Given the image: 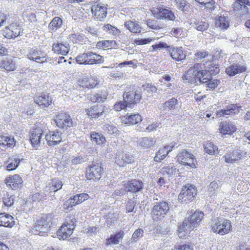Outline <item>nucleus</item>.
Here are the masks:
<instances>
[{"label":"nucleus","instance_id":"nucleus-1","mask_svg":"<svg viewBox=\"0 0 250 250\" xmlns=\"http://www.w3.org/2000/svg\"><path fill=\"white\" fill-rule=\"evenodd\" d=\"M54 217V214L53 213L42 215L29 229V231L36 235H40L41 233L46 232L51 227Z\"/></svg>","mask_w":250,"mask_h":250},{"label":"nucleus","instance_id":"nucleus-2","mask_svg":"<svg viewBox=\"0 0 250 250\" xmlns=\"http://www.w3.org/2000/svg\"><path fill=\"white\" fill-rule=\"evenodd\" d=\"M211 226L213 232L221 235L228 233L232 229L229 220L218 217L212 220Z\"/></svg>","mask_w":250,"mask_h":250},{"label":"nucleus","instance_id":"nucleus-3","mask_svg":"<svg viewBox=\"0 0 250 250\" xmlns=\"http://www.w3.org/2000/svg\"><path fill=\"white\" fill-rule=\"evenodd\" d=\"M76 61L81 64H98L104 62L102 56L92 51H87L78 55Z\"/></svg>","mask_w":250,"mask_h":250},{"label":"nucleus","instance_id":"nucleus-4","mask_svg":"<svg viewBox=\"0 0 250 250\" xmlns=\"http://www.w3.org/2000/svg\"><path fill=\"white\" fill-rule=\"evenodd\" d=\"M197 194V189L195 186L187 184L183 186L179 194L178 200L179 202L185 204L191 202Z\"/></svg>","mask_w":250,"mask_h":250},{"label":"nucleus","instance_id":"nucleus-5","mask_svg":"<svg viewBox=\"0 0 250 250\" xmlns=\"http://www.w3.org/2000/svg\"><path fill=\"white\" fill-rule=\"evenodd\" d=\"M204 214L201 211L196 210L189 217L186 218L183 224L182 228L187 229H192L193 228L198 227L200 223L204 218Z\"/></svg>","mask_w":250,"mask_h":250},{"label":"nucleus","instance_id":"nucleus-6","mask_svg":"<svg viewBox=\"0 0 250 250\" xmlns=\"http://www.w3.org/2000/svg\"><path fill=\"white\" fill-rule=\"evenodd\" d=\"M154 205L151 214L154 219L164 218L169 210V204L167 201L154 202Z\"/></svg>","mask_w":250,"mask_h":250},{"label":"nucleus","instance_id":"nucleus-7","mask_svg":"<svg viewBox=\"0 0 250 250\" xmlns=\"http://www.w3.org/2000/svg\"><path fill=\"white\" fill-rule=\"evenodd\" d=\"M240 57L241 56L238 53L234 54L232 56L230 59L232 63L226 69V72L229 76H233L246 71V67L242 63L237 62V61H232L233 59H239Z\"/></svg>","mask_w":250,"mask_h":250},{"label":"nucleus","instance_id":"nucleus-8","mask_svg":"<svg viewBox=\"0 0 250 250\" xmlns=\"http://www.w3.org/2000/svg\"><path fill=\"white\" fill-rule=\"evenodd\" d=\"M177 161L179 163L191 168L196 167V160L194 156L188 150L183 149L177 155Z\"/></svg>","mask_w":250,"mask_h":250},{"label":"nucleus","instance_id":"nucleus-9","mask_svg":"<svg viewBox=\"0 0 250 250\" xmlns=\"http://www.w3.org/2000/svg\"><path fill=\"white\" fill-rule=\"evenodd\" d=\"M26 56L28 59L38 63L47 62L49 60L45 53L36 47L29 48Z\"/></svg>","mask_w":250,"mask_h":250},{"label":"nucleus","instance_id":"nucleus-10","mask_svg":"<svg viewBox=\"0 0 250 250\" xmlns=\"http://www.w3.org/2000/svg\"><path fill=\"white\" fill-rule=\"evenodd\" d=\"M69 221L67 219L66 223L62 225L57 231V235L60 240L66 239L73 233L75 228L74 222L75 221H73V219H72L71 220L70 223H68Z\"/></svg>","mask_w":250,"mask_h":250},{"label":"nucleus","instance_id":"nucleus-11","mask_svg":"<svg viewBox=\"0 0 250 250\" xmlns=\"http://www.w3.org/2000/svg\"><path fill=\"white\" fill-rule=\"evenodd\" d=\"M100 163H93L86 171V177L88 180H93L95 181L99 180L103 173V168Z\"/></svg>","mask_w":250,"mask_h":250},{"label":"nucleus","instance_id":"nucleus-12","mask_svg":"<svg viewBox=\"0 0 250 250\" xmlns=\"http://www.w3.org/2000/svg\"><path fill=\"white\" fill-rule=\"evenodd\" d=\"M245 153L243 151L238 149H233L232 146L227 147V153L223 157L227 163H234L241 159Z\"/></svg>","mask_w":250,"mask_h":250},{"label":"nucleus","instance_id":"nucleus-13","mask_svg":"<svg viewBox=\"0 0 250 250\" xmlns=\"http://www.w3.org/2000/svg\"><path fill=\"white\" fill-rule=\"evenodd\" d=\"M199 68H200V63H195L193 66L190 67L185 74L183 76V79L189 83H196L197 82V74L199 73Z\"/></svg>","mask_w":250,"mask_h":250},{"label":"nucleus","instance_id":"nucleus-14","mask_svg":"<svg viewBox=\"0 0 250 250\" xmlns=\"http://www.w3.org/2000/svg\"><path fill=\"white\" fill-rule=\"evenodd\" d=\"M152 13L157 19L168 21H174L175 19L174 14L172 11L163 8L153 9Z\"/></svg>","mask_w":250,"mask_h":250},{"label":"nucleus","instance_id":"nucleus-15","mask_svg":"<svg viewBox=\"0 0 250 250\" xmlns=\"http://www.w3.org/2000/svg\"><path fill=\"white\" fill-rule=\"evenodd\" d=\"M62 133L58 130L49 131L45 135V139L47 144L50 146L57 145L62 141Z\"/></svg>","mask_w":250,"mask_h":250},{"label":"nucleus","instance_id":"nucleus-16","mask_svg":"<svg viewBox=\"0 0 250 250\" xmlns=\"http://www.w3.org/2000/svg\"><path fill=\"white\" fill-rule=\"evenodd\" d=\"M125 102L128 107H132V104L139 103L142 96L140 92H128L123 94Z\"/></svg>","mask_w":250,"mask_h":250},{"label":"nucleus","instance_id":"nucleus-17","mask_svg":"<svg viewBox=\"0 0 250 250\" xmlns=\"http://www.w3.org/2000/svg\"><path fill=\"white\" fill-rule=\"evenodd\" d=\"M250 0H237L233 4L234 11L237 13L244 15L250 10Z\"/></svg>","mask_w":250,"mask_h":250},{"label":"nucleus","instance_id":"nucleus-18","mask_svg":"<svg viewBox=\"0 0 250 250\" xmlns=\"http://www.w3.org/2000/svg\"><path fill=\"white\" fill-rule=\"evenodd\" d=\"M168 52L171 58L175 61L180 62L186 59V53L182 47H175L170 46L168 49Z\"/></svg>","mask_w":250,"mask_h":250},{"label":"nucleus","instance_id":"nucleus-19","mask_svg":"<svg viewBox=\"0 0 250 250\" xmlns=\"http://www.w3.org/2000/svg\"><path fill=\"white\" fill-rule=\"evenodd\" d=\"M106 7L104 4H95L92 6L91 12L95 18L99 21H102L106 16Z\"/></svg>","mask_w":250,"mask_h":250},{"label":"nucleus","instance_id":"nucleus-20","mask_svg":"<svg viewBox=\"0 0 250 250\" xmlns=\"http://www.w3.org/2000/svg\"><path fill=\"white\" fill-rule=\"evenodd\" d=\"M21 28L19 25L16 23H12L6 26L3 31L5 37L9 39L15 38L20 35Z\"/></svg>","mask_w":250,"mask_h":250},{"label":"nucleus","instance_id":"nucleus-21","mask_svg":"<svg viewBox=\"0 0 250 250\" xmlns=\"http://www.w3.org/2000/svg\"><path fill=\"white\" fill-rule=\"evenodd\" d=\"M127 192L136 193L141 191L144 187V183L140 180L134 179L125 183Z\"/></svg>","mask_w":250,"mask_h":250},{"label":"nucleus","instance_id":"nucleus-22","mask_svg":"<svg viewBox=\"0 0 250 250\" xmlns=\"http://www.w3.org/2000/svg\"><path fill=\"white\" fill-rule=\"evenodd\" d=\"M4 181L7 186L14 190L18 188L23 183L22 179L18 174L7 177Z\"/></svg>","mask_w":250,"mask_h":250},{"label":"nucleus","instance_id":"nucleus-23","mask_svg":"<svg viewBox=\"0 0 250 250\" xmlns=\"http://www.w3.org/2000/svg\"><path fill=\"white\" fill-rule=\"evenodd\" d=\"M240 111V107L236 104H231L228 105L224 109H220L216 111L217 117H221L226 115H233L238 114Z\"/></svg>","mask_w":250,"mask_h":250},{"label":"nucleus","instance_id":"nucleus-24","mask_svg":"<svg viewBox=\"0 0 250 250\" xmlns=\"http://www.w3.org/2000/svg\"><path fill=\"white\" fill-rule=\"evenodd\" d=\"M107 212L104 215L105 222L107 225L113 226L115 224L119 218V211L114 208H108Z\"/></svg>","mask_w":250,"mask_h":250},{"label":"nucleus","instance_id":"nucleus-25","mask_svg":"<svg viewBox=\"0 0 250 250\" xmlns=\"http://www.w3.org/2000/svg\"><path fill=\"white\" fill-rule=\"evenodd\" d=\"M89 198V196L87 193H80L70 198L67 202L68 203V206L73 207L82 203L88 200Z\"/></svg>","mask_w":250,"mask_h":250},{"label":"nucleus","instance_id":"nucleus-26","mask_svg":"<svg viewBox=\"0 0 250 250\" xmlns=\"http://www.w3.org/2000/svg\"><path fill=\"white\" fill-rule=\"evenodd\" d=\"M78 83L80 86L87 88H93L98 83L97 81L91 76L82 77L79 79Z\"/></svg>","mask_w":250,"mask_h":250},{"label":"nucleus","instance_id":"nucleus-27","mask_svg":"<svg viewBox=\"0 0 250 250\" xmlns=\"http://www.w3.org/2000/svg\"><path fill=\"white\" fill-rule=\"evenodd\" d=\"M174 146V145L171 144L170 145L165 146L163 148H160L156 153L154 160L157 162H160L166 157L168 153L172 150Z\"/></svg>","mask_w":250,"mask_h":250},{"label":"nucleus","instance_id":"nucleus-28","mask_svg":"<svg viewBox=\"0 0 250 250\" xmlns=\"http://www.w3.org/2000/svg\"><path fill=\"white\" fill-rule=\"evenodd\" d=\"M52 51L58 54L66 55L69 50V45L67 43H59L58 42L52 45Z\"/></svg>","mask_w":250,"mask_h":250},{"label":"nucleus","instance_id":"nucleus-29","mask_svg":"<svg viewBox=\"0 0 250 250\" xmlns=\"http://www.w3.org/2000/svg\"><path fill=\"white\" fill-rule=\"evenodd\" d=\"M124 236V232L123 230H120L115 234H111L109 238L105 239V245L106 246L118 245L123 239Z\"/></svg>","mask_w":250,"mask_h":250},{"label":"nucleus","instance_id":"nucleus-30","mask_svg":"<svg viewBox=\"0 0 250 250\" xmlns=\"http://www.w3.org/2000/svg\"><path fill=\"white\" fill-rule=\"evenodd\" d=\"M215 24L216 27L221 30L227 29L229 25V19L224 15L218 16L215 18Z\"/></svg>","mask_w":250,"mask_h":250},{"label":"nucleus","instance_id":"nucleus-31","mask_svg":"<svg viewBox=\"0 0 250 250\" xmlns=\"http://www.w3.org/2000/svg\"><path fill=\"white\" fill-rule=\"evenodd\" d=\"M15 225L14 218L9 214L0 213V226L12 228Z\"/></svg>","mask_w":250,"mask_h":250},{"label":"nucleus","instance_id":"nucleus-32","mask_svg":"<svg viewBox=\"0 0 250 250\" xmlns=\"http://www.w3.org/2000/svg\"><path fill=\"white\" fill-rule=\"evenodd\" d=\"M54 121L56 125H68L73 124L70 116L65 113L59 114Z\"/></svg>","mask_w":250,"mask_h":250},{"label":"nucleus","instance_id":"nucleus-33","mask_svg":"<svg viewBox=\"0 0 250 250\" xmlns=\"http://www.w3.org/2000/svg\"><path fill=\"white\" fill-rule=\"evenodd\" d=\"M191 26L199 31H204L209 27V24L205 19H194L191 21Z\"/></svg>","mask_w":250,"mask_h":250},{"label":"nucleus","instance_id":"nucleus-34","mask_svg":"<svg viewBox=\"0 0 250 250\" xmlns=\"http://www.w3.org/2000/svg\"><path fill=\"white\" fill-rule=\"evenodd\" d=\"M0 67L8 71H12L16 69L15 62L11 58H6L0 61Z\"/></svg>","mask_w":250,"mask_h":250},{"label":"nucleus","instance_id":"nucleus-35","mask_svg":"<svg viewBox=\"0 0 250 250\" xmlns=\"http://www.w3.org/2000/svg\"><path fill=\"white\" fill-rule=\"evenodd\" d=\"M125 26L133 33H140L142 31V27L139 22L135 20H130L125 22Z\"/></svg>","mask_w":250,"mask_h":250},{"label":"nucleus","instance_id":"nucleus-36","mask_svg":"<svg viewBox=\"0 0 250 250\" xmlns=\"http://www.w3.org/2000/svg\"><path fill=\"white\" fill-rule=\"evenodd\" d=\"M141 116L138 114L131 115L129 116H125L123 117L121 119L122 123L125 124H130L131 125H135L140 123L142 121Z\"/></svg>","mask_w":250,"mask_h":250},{"label":"nucleus","instance_id":"nucleus-37","mask_svg":"<svg viewBox=\"0 0 250 250\" xmlns=\"http://www.w3.org/2000/svg\"><path fill=\"white\" fill-rule=\"evenodd\" d=\"M178 104V100L172 98L165 103L160 104L159 108L165 111L173 110L176 108Z\"/></svg>","mask_w":250,"mask_h":250},{"label":"nucleus","instance_id":"nucleus-38","mask_svg":"<svg viewBox=\"0 0 250 250\" xmlns=\"http://www.w3.org/2000/svg\"><path fill=\"white\" fill-rule=\"evenodd\" d=\"M134 161V157L129 154H125L121 157L118 156L116 158L115 162L120 167H125L127 164H130Z\"/></svg>","mask_w":250,"mask_h":250},{"label":"nucleus","instance_id":"nucleus-39","mask_svg":"<svg viewBox=\"0 0 250 250\" xmlns=\"http://www.w3.org/2000/svg\"><path fill=\"white\" fill-rule=\"evenodd\" d=\"M87 114L92 118H98L104 114V107L101 105H94L87 109Z\"/></svg>","mask_w":250,"mask_h":250},{"label":"nucleus","instance_id":"nucleus-40","mask_svg":"<svg viewBox=\"0 0 250 250\" xmlns=\"http://www.w3.org/2000/svg\"><path fill=\"white\" fill-rule=\"evenodd\" d=\"M42 136V133L40 131H33L30 136V140L32 146L35 149H37L40 146L41 139Z\"/></svg>","mask_w":250,"mask_h":250},{"label":"nucleus","instance_id":"nucleus-41","mask_svg":"<svg viewBox=\"0 0 250 250\" xmlns=\"http://www.w3.org/2000/svg\"><path fill=\"white\" fill-rule=\"evenodd\" d=\"M52 99L49 94H42L37 97L35 99V102L39 105H43L44 107H48L52 103Z\"/></svg>","mask_w":250,"mask_h":250},{"label":"nucleus","instance_id":"nucleus-42","mask_svg":"<svg viewBox=\"0 0 250 250\" xmlns=\"http://www.w3.org/2000/svg\"><path fill=\"white\" fill-rule=\"evenodd\" d=\"M200 64V68H199V73L198 75V79L200 83H206L211 78V73L209 70L203 69Z\"/></svg>","mask_w":250,"mask_h":250},{"label":"nucleus","instance_id":"nucleus-43","mask_svg":"<svg viewBox=\"0 0 250 250\" xmlns=\"http://www.w3.org/2000/svg\"><path fill=\"white\" fill-rule=\"evenodd\" d=\"M107 97V93L105 91H101L96 94H90L88 98L93 102H104Z\"/></svg>","mask_w":250,"mask_h":250},{"label":"nucleus","instance_id":"nucleus-44","mask_svg":"<svg viewBox=\"0 0 250 250\" xmlns=\"http://www.w3.org/2000/svg\"><path fill=\"white\" fill-rule=\"evenodd\" d=\"M156 143L152 138L143 137L138 141V145L143 149H147L152 147Z\"/></svg>","mask_w":250,"mask_h":250},{"label":"nucleus","instance_id":"nucleus-45","mask_svg":"<svg viewBox=\"0 0 250 250\" xmlns=\"http://www.w3.org/2000/svg\"><path fill=\"white\" fill-rule=\"evenodd\" d=\"M15 145V139L13 137L9 136H0V146H2L12 147Z\"/></svg>","mask_w":250,"mask_h":250},{"label":"nucleus","instance_id":"nucleus-46","mask_svg":"<svg viewBox=\"0 0 250 250\" xmlns=\"http://www.w3.org/2000/svg\"><path fill=\"white\" fill-rule=\"evenodd\" d=\"M62 23V20L58 17H56L52 20L48 25V30L49 31H56L58 29L60 28Z\"/></svg>","mask_w":250,"mask_h":250},{"label":"nucleus","instance_id":"nucleus-47","mask_svg":"<svg viewBox=\"0 0 250 250\" xmlns=\"http://www.w3.org/2000/svg\"><path fill=\"white\" fill-rule=\"evenodd\" d=\"M219 190V185L215 181L211 182L208 187V195L211 197L215 198L217 196Z\"/></svg>","mask_w":250,"mask_h":250},{"label":"nucleus","instance_id":"nucleus-48","mask_svg":"<svg viewBox=\"0 0 250 250\" xmlns=\"http://www.w3.org/2000/svg\"><path fill=\"white\" fill-rule=\"evenodd\" d=\"M21 160L18 156H13L8 162L7 169L9 171H12L16 169L19 166Z\"/></svg>","mask_w":250,"mask_h":250},{"label":"nucleus","instance_id":"nucleus-49","mask_svg":"<svg viewBox=\"0 0 250 250\" xmlns=\"http://www.w3.org/2000/svg\"><path fill=\"white\" fill-rule=\"evenodd\" d=\"M217 150V146L214 145L211 142H208L204 146V151L208 154L215 155L216 151Z\"/></svg>","mask_w":250,"mask_h":250},{"label":"nucleus","instance_id":"nucleus-50","mask_svg":"<svg viewBox=\"0 0 250 250\" xmlns=\"http://www.w3.org/2000/svg\"><path fill=\"white\" fill-rule=\"evenodd\" d=\"M87 160L85 155H77L71 157L70 163L71 165H76L83 164Z\"/></svg>","mask_w":250,"mask_h":250},{"label":"nucleus","instance_id":"nucleus-51","mask_svg":"<svg viewBox=\"0 0 250 250\" xmlns=\"http://www.w3.org/2000/svg\"><path fill=\"white\" fill-rule=\"evenodd\" d=\"M175 2L176 7L183 12L188 11L190 7L189 3L186 0H176Z\"/></svg>","mask_w":250,"mask_h":250},{"label":"nucleus","instance_id":"nucleus-52","mask_svg":"<svg viewBox=\"0 0 250 250\" xmlns=\"http://www.w3.org/2000/svg\"><path fill=\"white\" fill-rule=\"evenodd\" d=\"M103 30L104 31L107 32L108 34L114 36L119 35L120 33V31L119 29L110 24H107L104 26Z\"/></svg>","mask_w":250,"mask_h":250},{"label":"nucleus","instance_id":"nucleus-53","mask_svg":"<svg viewBox=\"0 0 250 250\" xmlns=\"http://www.w3.org/2000/svg\"><path fill=\"white\" fill-rule=\"evenodd\" d=\"M221 128L219 129L220 133L223 135H231L236 131L235 126H221Z\"/></svg>","mask_w":250,"mask_h":250},{"label":"nucleus","instance_id":"nucleus-54","mask_svg":"<svg viewBox=\"0 0 250 250\" xmlns=\"http://www.w3.org/2000/svg\"><path fill=\"white\" fill-rule=\"evenodd\" d=\"M127 192V188H125V183L123 186L116 189L112 194V197L114 198H116L117 196H122Z\"/></svg>","mask_w":250,"mask_h":250},{"label":"nucleus","instance_id":"nucleus-55","mask_svg":"<svg viewBox=\"0 0 250 250\" xmlns=\"http://www.w3.org/2000/svg\"><path fill=\"white\" fill-rule=\"evenodd\" d=\"M91 138L92 141L98 145L103 144L105 142V138L98 133L91 134Z\"/></svg>","mask_w":250,"mask_h":250},{"label":"nucleus","instance_id":"nucleus-56","mask_svg":"<svg viewBox=\"0 0 250 250\" xmlns=\"http://www.w3.org/2000/svg\"><path fill=\"white\" fill-rule=\"evenodd\" d=\"M46 194L42 191L36 192L31 195V199L35 202L42 201L46 199Z\"/></svg>","mask_w":250,"mask_h":250},{"label":"nucleus","instance_id":"nucleus-57","mask_svg":"<svg viewBox=\"0 0 250 250\" xmlns=\"http://www.w3.org/2000/svg\"><path fill=\"white\" fill-rule=\"evenodd\" d=\"M155 40V38H147L144 39H138L134 40V43L136 45H144L150 43Z\"/></svg>","mask_w":250,"mask_h":250},{"label":"nucleus","instance_id":"nucleus-58","mask_svg":"<svg viewBox=\"0 0 250 250\" xmlns=\"http://www.w3.org/2000/svg\"><path fill=\"white\" fill-rule=\"evenodd\" d=\"M144 231L142 229H137L133 233L131 240L132 241L136 242L144 235Z\"/></svg>","mask_w":250,"mask_h":250},{"label":"nucleus","instance_id":"nucleus-59","mask_svg":"<svg viewBox=\"0 0 250 250\" xmlns=\"http://www.w3.org/2000/svg\"><path fill=\"white\" fill-rule=\"evenodd\" d=\"M170 46L167 45V44L163 42H159L158 44H155L152 45L151 47L152 48L151 51H157L158 50H160L162 48H165L167 49L168 50V49L169 47H170Z\"/></svg>","mask_w":250,"mask_h":250},{"label":"nucleus","instance_id":"nucleus-60","mask_svg":"<svg viewBox=\"0 0 250 250\" xmlns=\"http://www.w3.org/2000/svg\"><path fill=\"white\" fill-rule=\"evenodd\" d=\"M146 24L147 27L152 29L158 30L161 28L155 20L148 19L146 21Z\"/></svg>","mask_w":250,"mask_h":250},{"label":"nucleus","instance_id":"nucleus-61","mask_svg":"<svg viewBox=\"0 0 250 250\" xmlns=\"http://www.w3.org/2000/svg\"><path fill=\"white\" fill-rule=\"evenodd\" d=\"M219 81L216 79H212L211 78L205 83L206 87L209 90L214 89L219 83Z\"/></svg>","mask_w":250,"mask_h":250},{"label":"nucleus","instance_id":"nucleus-62","mask_svg":"<svg viewBox=\"0 0 250 250\" xmlns=\"http://www.w3.org/2000/svg\"><path fill=\"white\" fill-rule=\"evenodd\" d=\"M178 171L174 166H168L163 168V172L170 175L175 174Z\"/></svg>","mask_w":250,"mask_h":250},{"label":"nucleus","instance_id":"nucleus-63","mask_svg":"<svg viewBox=\"0 0 250 250\" xmlns=\"http://www.w3.org/2000/svg\"><path fill=\"white\" fill-rule=\"evenodd\" d=\"M52 190H54V192H56L58 190L62 188V181L58 179H55L52 182Z\"/></svg>","mask_w":250,"mask_h":250},{"label":"nucleus","instance_id":"nucleus-64","mask_svg":"<svg viewBox=\"0 0 250 250\" xmlns=\"http://www.w3.org/2000/svg\"><path fill=\"white\" fill-rule=\"evenodd\" d=\"M195 59L197 60H200L202 59L207 58L209 60L211 58L210 55H208L206 52H199L195 54Z\"/></svg>","mask_w":250,"mask_h":250}]
</instances>
